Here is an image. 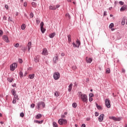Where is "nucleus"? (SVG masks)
I'll return each mask as SVG.
<instances>
[{
	"label": "nucleus",
	"instance_id": "obj_1",
	"mask_svg": "<svg viewBox=\"0 0 127 127\" xmlns=\"http://www.w3.org/2000/svg\"><path fill=\"white\" fill-rule=\"evenodd\" d=\"M78 94L83 103H88V96L86 94H82L81 92H78Z\"/></svg>",
	"mask_w": 127,
	"mask_h": 127
},
{
	"label": "nucleus",
	"instance_id": "obj_2",
	"mask_svg": "<svg viewBox=\"0 0 127 127\" xmlns=\"http://www.w3.org/2000/svg\"><path fill=\"white\" fill-rule=\"evenodd\" d=\"M59 125L63 126V125H67V120L66 119H60L58 121Z\"/></svg>",
	"mask_w": 127,
	"mask_h": 127
},
{
	"label": "nucleus",
	"instance_id": "obj_3",
	"mask_svg": "<svg viewBox=\"0 0 127 127\" xmlns=\"http://www.w3.org/2000/svg\"><path fill=\"white\" fill-rule=\"evenodd\" d=\"M43 107V108H45V103L43 102H38L37 104V108L38 110H40V107Z\"/></svg>",
	"mask_w": 127,
	"mask_h": 127
},
{
	"label": "nucleus",
	"instance_id": "obj_4",
	"mask_svg": "<svg viewBox=\"0 0 127 127\" xmlns=\"http://www.w3.org/2000/svg\"><path fill=\"white\" fill-rule=\"evenodd\" d=\"M17 67V64L13 63L12 64L10 65V71H14L15 70V68Z\"/></svg>",
	"mask_w": 127,
	"mask_h": 127
},
{
	"label": "nucleus",
	"instance_id": "obj_5",
	"mask_svg": "<svg viewBox=\"0 0 127 127\" xmlns=\"http://www.w3.org/2000/svg\"><path fill=\"white\" fill-rule=\"evenodd\" d=\"M40 26L42 33H44L45 31H46V29L43 27V26H44V23H43V22H41Z\"/></svg>",
	"mask_w": 127,
	"mask_h": 127
},
{
	"label": "nucleus",
	"instance_id": "obj_6",
	"mask_svg": "<svg viewBox=\"0 0 127 127\" xmlns=\"http://www.w3.org/2000/svg\"><path fill=\"white\" fill-rule=\"evenodd\" d=\"M60 78V73L58 72L54 73V79L55 80H58Z\"/></svg>",
	"mask_w": 127,
	"mask_h": 127
},
{
	"label": "nucleus",
	"instance_id": "obj_7",
	"mask_svg": "<svg viewBox=\"0 0 127 127\" xmlns=\"http://www.w3.org/2000/svg\"><path fill=\"white\" fill-rule=\"evenodd\" d=\"M105 105L107 107V108H111V101H110V99H106L105 100Z\"/></svg>",
	"mask_w": 127,
	"mask_h": 127
},
{
	"label": "nucleus",
	"instance_id": "obj_8",
	"mask_svg": "<svg viewBox=\"0 0 127 127\" xmlns=\"http://www.w3.org/2000/svg\"><path fill=\"white\" fill-rule=\"evenodd\" d=\"M53 63H54V64H57V63L59 61L58 54H57L56 56L53 58Z\"/></svg>",
	"mask_w": 127,
	"mask_h": 127
},
{
	"label": "nucleus",
	"instance_id": "obj_9",
	"mask_svg": "<svg viewBox=\"0 0 127 127\" xmlns=\"http://www.w3.org/2000/svg\"><path fill=\"white\" fill-rule=\"evenodd\" d=\"M104 117H105V115H104L103 114H101L99 118H98V121L99 122H100V123L103 122V120H104Z\"/></svg>",
	"mask_w": 127,
	"mask_h": 127
},
{
	"label": "nucleus",
	"instance_id": "obj_10",
	"mask_svg": "<svg viewBox=\"0 0 127 127\" xmlns=\"http://www.w3.org/2000/svg\"><path fill=\"white\" fill-rule=\"evenodd\" d=\"M42 54V55H48V51H47V49H43Z\"/></svg>",
	"mask_w": 127,
	"mask_h": 127
},
{
	"label": "nucleus",
	"instance_id": "obj_11",
	"mask_svg": "<svg viewBox=\"0 0 127 127\" xmlns=\"http://www.w3.org/2000/svg\"><path fill=\"white\" fill-rule=\"evenodd\" d=\"M2 38L5 42H6L7 43H8V42H9V40H8V38L7 37V36L3 35L2 36Z\"/></svg>",
	"mask_w": 127,
	"mask_h": 127
},
{
	"label": "nucleus",
	"instance_id": "obj_12",
	"mask_svg": "<svg viewBox=\"0 0 127 127\" xmlns=\"http://www.w3.org/2000/svg\"><path fill=\"white\" fill-rule=\"evenodd\" d=\"M86 61L87 63H91L92 61H93V59H92L91 58H88V57H86Z\"/></svg>",
	"mask_w": 127,
	"mask_h": 127
},
{
	"label": "nucleus",
	"instance_id": "obj_13",
	"mask_svg": "<svg viewBox=\"0 0 127 127\" xmlns=\"http://www.w3.org/2000/svg\"><path fill=\"white\" fill-rule=\"evenodd\" d=\"M127 9V6L126 5H124L120 9V11H125Z\"/></svg>",
	"mask_w": 127,
	"mask_h": 127
},
{
	"label": "nucleus",
	"instance_id": "obj_14",
	"mask_svg": "<svg viewBox=\"0 0 127 127\" xmlns=\"http://www.w3.org/2000/svg\"><path fill=\"white\" fill-rule=\"evenodd\" d=\"M76 45L77 46V48H79L80 47V45H81V42H80V40L79 39H77L76 41Z\"/></svg>",
	"mask_w": 127,
	"mask_h": 127
},
{
	"label": "nucleus",
	"instance_id": "obj_15",
	"mask_svg": "<svg viewBox=\"0 0 127 127\" xmlns=\"http://www.w3.org/2000/svg\"><path fill=\"white\" fill-rule=\"evenodd\" d=\"M34 123H36V124H39V125H41L43 123V120H41L39 121L38 120H34Z\"/></svg>",
	"mask_w": 127,
	"mask_h": 127
},
{
	"label": "nucleus",
	"instance_id": "obj_16",
	"mask_svg": "<svg viewBox=\"0 0 127 127\" xmlns=\"http://www.w3.org/2000/svg\"><path fill=\"white\" fill-rule=\"evenodd\" d=\"M72 87H73V84L70 83V85L68 86V92H71V91H72Z\"/></svg>",
	"mask_w": 127,
	"mask_h": 127
},
{
	"label": "nucleus",
	"instance_id": "obj_17",
	"mask_svg": "<svg viewBox=\"0 0 127 127\" xmlns=\"http://www.w3.org/2000/svg\"><path fill=\"white\" fill-rule=\"evenodd\" d=\"M34 61L36 63L39 62V58L38 57H35L34 59Z\"/></svg>",
	"mask_w": 127,
	"mask_h": 127
},
{
	"label": "nucleus",
	"instance_id": "obj_18",
	"mask_svg": "<svg viewBox=\"0 0 127 127\" xmlns=\"http://www.w3.org/2000/svg\"><path fill=\"white\" fill-rule=\"evenodd\" d=\"M27 47L28 49V51L30 50V48H31V42H29L28 44H27Z\"/></svg>",
	"mask_w": 127,
	"mask_h": 127
},
{
	"label": "nucleus",
	"instance_id": "obj_19",
	"mask_svg": "<svg viewBox=\"0 0 127 127\" xmlns=\"http://www.w3.org/2000/svg\"><path fill=\"white\" fill-rule=\"evenodd\" d=\"M56 34V33H55V32L50 34L49 35L50 38H53V37H54V36H55Z\"/></svg>",
	"mask_w": 127,
	"mask_h": 127
},
{
	"label": "nucleus",
	"instance_id": "obj_20",
	"mask_svg": "<svg viewBox=\"0 0 127 127\" xmlns=\"http://www.w3.org/2000/svg\"><path fill=\"white\" fill-rule=\"evenodd\" d=\"M68 43H71L72 42V39L71 38V35H68L67 36Z\"/></svg>",
	"mask_w": 127,
	"mask_h": 127
},
{
	"label": "nucleus",
	"instance_id": "obj_21",
	"mask_svg": "<svg viewBox=\"0 0 127 127\" xmlns=\"http://www.w3.org/2000/svg\"><path fill=\"white\" fill-rule=\"evenodd\" d=\"M50 9H51L52 10H56V7L55 6H49Z\"/></svg>",
	"mask_w": 127,
	"mask_h": 127
},
{
	"label": "nucleus",
	"instance_id": "obj_22",
	"mask_svg": "<svg viewBox=\"0 0 127 127\" xmlns=\"http://www.w3.org/2000/svg\"><path fill=\"white\" fill-rule=\"evenodd\" d=\"M35 76V74H29L28 78H29V79H33Z\"/></svg>",
	"mask_w": 127,
	"mask_h": 127
},
{
	"label": "nucleus",
	"instance_id": "obj_23",
	"mask_svg": "<svg viewBox=\"0 0 127 127\" xmlns=\"http://www.w3.org/2000/svg\"><path fill=\"white\" fill-rule=\"evenodd\" d=\"M42 117V115L40 114H38L36 116V119H39Z\"/></svg>",
	"mask_w": 127,
	"mask_h": 127
},
{
	"label": "nucleus",
	"instance_id": "obj_24",
	"mask_svg": "<svg viewBox=\"0 0 127 127\" xmlns=\"http://www.w3.org/2000/svg\"><path fill=\"white\" fill-rule=\"evenodd\" d=\"M109 119H110V120H113V121H116V117L115 116H110L109 117Z\"/></svg>",
	"mask_w": 127,
	"mask_h": 127
},
{
	"label": "nucleus",
	"instance_id": "obj_25",
	"mask_svg": "<svg viewBox=\"0 0 127 127\" xmlns=\"http://www.w3.org/2000/svg\"><path fill=\"white\" fill-rule=\"evenodd\" d=\"M96 108L98 109V110H102V107L98 105V103L96 104Z\"/></svg>",
	"mask_w": 127,
	"mask_h": 127
},
{
	"label": "nucleus",
	"instance_id": "obj_26",
	"mask_svg": "<svg viewBox=\"0 0 127 127\" xmlns=\"http://www.w3.org/2000/svg\"><path fill=\"white\" fill-rule=\"evenodd\" d=\"M32 5L33 7H36V6H37V4L35 2H32Z\"/></svg>",
	"mask_w": 127,
	"mask_h": 127
},
{
	"label": "nucleus",
	"instance_id": "obj_27",
	"mask_svg": "<svg viewBox=\"0 0 127 127\" xmlns=\"http://www.w3.org/2000/svg\"><path fill=\"white\" fill-rule=\"evenodd\" d=\"M11 92L13 96H14V95H16V92L15 91V90L12 89Z\"/></svg>",
	"mask_w": 127,
	"mask_h": 127
},
{
	"label": "nucleus",
	"instance_id": "obj_28",
	"mask_svg": "<svg viewBox=\"0 0 127 127\" xmlns=\"http://www.w3.org/2000/svg\"><path fill=\"white\" fill-rule=\"evenodd\" d=\"M106 73L107 74H110L111 73V69L110 68H108L106 70Z\"/></svg>",
	"mask_w": 127,
	"mask_h": 127
},
{
	"label": "nucleus",
	"instance_id": "obj_29",
	"mask_svg": "<svg viewBox=\"0 0 127 127\" xmlns=\"http://www.w3.org/2000/svg\"><path fill=\"white\" fill-rule=\"evenodd\" d=\"M121 23L122 25H125V24H126V20L125 18L122 19Z\"/></svg>",
	"mask_w": 127,
	"mask_h": 127
},
{
	"label": "nucleus",
	"instance_id": "obj_30",
	"mask_svg": "<svg viewBox=\"0 0 127 127\" xmlns=\"http://www.w3.org/2000/svg\"><path fill=\"white\" fill-rule=\"evenodd\" d=\"M53 127H58V125L56 122H54L53 123Z\"/></svg>",
	"mask_w": 127,
	"mask_h": 127
},
{
	"label": "nucleus",
	"instance_id": "obj_31",
	"mask_svg": "<svg viewBox=\"0 0 127 127\" xmlns=\"http://www.w3.org/2000/svg\"><path fill=\"white\" fill-rule=\"evenodd\" d=\"M21 29L22 30H24V29H25V24H23L21 26Z\"/></svg>",
	"mask_w": 127,
	"mask_h": 127
},
{
	"label": "nucleus",
	"instance_id": "obj_32",
	"mask_svg": "<svg viewBox=\"0 0 127 127\" xmlns=\"http://www.w3.org/2000/svg\"><path fill=\"white\" fill-rule=\"evenodd\" d=\"M19 75L20 78H22V77H23V72L21 71H19Z\"/></svg>",
	"mask_w": 127,
	"mask_h": 127
},
{
	"label": "nucleus",
	"instance_id": "obj_33",
	"mask_svg": "<svg viewBox=\"0 0 127 127\" xmlns=\"http://www.w3.org/2000/svg\"><path fill=\"white\" fill-rule=\"evenodd\" d=\"M120 121H122V118L121 117L119 118H117L116 117V122H120Z\"/></svg>",
	"mask_w": 127,
	"mask_h": 127
},
{
	"label": "nucleus",
	"instance_id": "obj_34",
	"mask_svg": "<svg viewBox=\"0 0 127 127\" xmlns=\"http://www.w3.org/2000/svg\"><path fill=\"white\" fill-rule=\"evenodd\" d=\"M7 81H8V82H9V83H11V82H12V81H13V79H12L11 78H8Z\"/></svg>",
	"mask_w": 127,
	"mask_h": 127
},
{
	"label": "nucleus",
	"instance_id": "obj_35",
	"mask_svg": "<svg viewBox=\"0 0 127 127\" xmlns=\"http://www.w3.org/2000/svg\"><path fill=\"white\" fill-rule=\"evenodd\" d=\"M14 98L15 100H19V98H18V95L15 94V95H14Z\"/></svg>",
	"mask_w": 127,
	"mask_h": 127
},
{
	"label": "nucleus",
	"instance_id": "obj_36",
	"mask_svg": "<svg viewBox=\"0 0 127 127\" xmlns=\"http://www.w3.org/2000/svg\"><path fill=\"white\" fill-rule=\"evenodd\" d=\"M114 26V23H111L109 25V28H113Z\"/></svg>",
	"mask_w": 127,
	"mask_h": 127
},
{
	"label": "nucleus",
	"instance_id": "obj_37",
	"mask_svg": "<svg viewBox=\"0 0 127 127\" xmlns=\"http://www.w3.org/2000/svg\"><path fill=\"white\" fill-rule=\"evenodd\" d=\"M72 107H73V108H77V103H73L72 104Z\"/></svg>",
	"mask_w": 127,
	"mask_h": 127
},
{
	"label": "nucleus",
	"instance_id": "obj_38",
	"mask_svg": "<svg viewBox=\"0 0 127 127\" xmlns=\"http://www.w3.org/2000/svg\"><path fill=\"white\" fill-rule=\"evenodd\" d=\"M72 45L73 47H76L77 48H78V46H77L75 42L72 43Z\"/></svg>",
	"mask_w": 127,
	"mask_h": 127
},
{
	"label": "nucleus",
	"instance_id": "obj_39",
	"mask_svg": "<svg viewBox=\"0 0 127 127\" xmlns=\"http://www.w3.org/2000/svg\"><path fill=\"white\" fill-rule=\"evenodd\" d=\"M89 98H93V97H94V94L90 93H89Z\"/></svg>",
	"mask_w": 127,
	"mask_h": 127
},
{
	"label": "nucleus",
	"instance_id": "obj_40",
	"mask_svg": "<svg viewBox=\"0 0 127 127\" xmlns=\"http://www.w3.org/2000/svg\"><path fill=\"white\" fill-rule=\"evenodd\" d=\"M55 97H59V94H58V92L56 91L55 93Z\"/></svg>",
	"mask_w": 127,
	"mask_h": 127
},
{
	"label": "nucleus",
	"instance_id": "obj_41",
	"mask_svg": "<svg viewBox=\"0 0 127 127\" xmlns=\"http://www.w3.org/2000/svg\"><path fill=\"white\" fill-rule=\"evenodd\" d=\"M21 50L23 51V52H25V47L22 46L21 48Z\"/></svg>",
	"mask_w": 127,
	"mask_h": 127
},
{
	"label": "nucleus",
	"instance_id": "obj_42",
	"mask_svg": "<svg viewBox=\"0 0 127 127\" xmlns=\"http://www.w3.org/2000/svg\"><path fill=\"white\" fill-rule=\"evenodd\" d=\"M18 62H19V63H20V64H22V63L23 62V61H22V59H19L18 60Z\"/></svg>",
	"mask_w": 127,
	"mask_h": 127
},
{
	"label": "nucleus",
	"instance_id": "obj_43",
	"mask_svg": "<svg viewBox=\"0 0 127 127\" xmlns=\"http://www.w3.org/2000/svg\"><path fill=\"white\" fill-rule=\"evenodd\" d=\"M20 117H21V118H23V117H24V113L23 112L21 113L20 114Z\"/></svg>",
	"mask_w": 127,
	"mask_h": 127
},
{
	"label": "nucleus",
	"instance_id": "obj_44",
	"mask_svg": "<svg viewBox=\"0 0 127 127\" xmlns=\"http://www.w3.org/2000/svg\"><path fill=\"white\" fill-rule=\"evenodd\" d=\"M35 107V104H32L30 106V107L32 108V109H33L34 107Z\"/></svg>",
	"mask_w": 127,
	"mask_h": 127
},
{
	"label": "nucleus",
	"instance_id": "obj_45",
	"mask_svg": "<svg viewBox=\"0 0 127 127\" xmlns=\"http://www.w3.org/2000/svg\"><path fill=\"white\" fill-rule=\"evenodd\" d=\"M3 34V31L2 30H0V36H2V35Z\"/></svg>",
	"mask_w": 127,
	"mask_h": 127
},
{
	"label": "nucleus",
	"instance_id": "obj_46",
	"mask_svg": "<svg viewBox=\"0 0 127 127\" xmlns=\"http://www.w3.org/2000/svg\"><path fill=\"white\" fill-rule=\"evenodd\" d=\"M65 16L66 17H67L68 18H69V19H70V15L69 14V13H66L65 14Z\"/></svg>",
	"mask_w": 127,
	"mask_h": 127
},
{
	"label": "nucleus",
	"instance_id": "obj_47",
	"mask_svg": "<svg viewBox=\"0 0 127 127\" xmlns=\"http://www.w3.org/2000/svg\"><path fill=\"white\" fill-rule=\"evenodd\" d=\"M14 47H16V48H17V47H19V44L16 43V44L14 45Z\"/></svg>",
	"mask_w": 127,
	"mask_h": 127
},
{
	"label": "nucleus",
	"instance_id": "obj_48",
	"mask_svg": "<svg viewBox=\"0 0 127 127\" xmlns=\"http://www.w3.org/2000/svg\"><path fill=\"white\" fill-rule=\"evenodd\" d=\"M30 16L31 18H32L33 17V13L30 12Z\"/></svg>",
	"mask_w": 127,
	"mask_h": 127
},
{
	"label": "nucleus",
	"instance_id": "obj_49",
	"mask_svg": "<svg viewBox=\"0 0 127 127\" xmlns=\"http://www.w3.org/2000/svg\"><path fill=\"white\" fill-rule=\"evenodd\" d=\"M124 2H123L122 1H119V4H120V5H124Z\"/></svg>",
	"mask_w": 127,
	"mask_h": 127
},
{
	"label": "nucleus",
	"instance_id": "obj_50",
	"mask_svg": "<svg viewBox=\"0 0 127 127\" xmlns=\"http://www.w3.org/2000/svg\"><path fill=\"white\" fill-rule=\"evenodd\" d=\"M95 117H98V116H99V113L97 112H95Z\"/></svg>",
	"mask_w": 127,
	"mask_h": 127
},
{
	"label": "nucleus",
	"instance_id": "obj_51",
	"mask_svg": "<svg viewBox=\"0 0 127 127\" xmlns=\"http://www.w3.org/2000/svg\"><path fill=\"white\" fill-rule=\"evenodd\" d=\"M12 103H13V104H15V103H16V99H15L14 98V99H13Z\"/></svg>",
	"mask_w": 127,
	"mask_h": 127
},
{
	"label": "nucleus",
	"instance_id": "obj_52",
	"mask_svg": "<svg viewBox=\"0 0 127 127\" xmlns=\"http://www.w3.org/2000/svg\"><path fill=\"white\" fill-rule=\"evenodd\" d=\"M93 100H94L93 98L89 97V102H92Z\"/></svg>",
	"mask_w": 127,
	"mask_h": 127
},
{
	"label": "nucleus",
	"instance_id": "obj_53",
	"mask_svg": "<svg viewBox=\"0 0 127 127\" xmlns=\"http://www.w3.org/2000/svg\"><path fill=\"white\" fill-rule=\"evenodd\" d=\"M59 7H60V5H59V4H57V5H56V9H57V8H59Z\"/></svg>",
	"mask_w": 127,
	"mask_h": 127
},
{
	"label": "nucleus",
	"instance_id": "obj_54",
	"mask_svg": "<svg viewBox=\"0 0 127 127\" xmlns=\"http://www.w3.org/2000/svg\"><path fill=\"white\" fill-rule=\"evenodd\" d=\"M5 8H6V9H8V5L7 4H5Z\"/></svg>",
	"mask_w": 127,
	"mask_h": 127
},
{
	"label": "nucleus",
	"instance_id": "obj_55",
	"mask_svg": "<svg viewBox=\"0 0 127 127\" xmlns=\"http://www.w3.org/2000/svg\"><path fill=\"white\" fill-rule=\"evenodd\" d=\"M122 72V73H126V69H125L124 68H123Z\"/></svg>",
	"mask_w": 127,
	"mask_h": 127
},
{
	"label": "nucleus",
	"instance_id": "obj_56",
	"mask_svg": "<svg viewBox=\"0 0 127 127\" xmlns=\"http://www.w3.org/2000/svg\"><path fill=\"white\" fill-rule=\"evenodd\" d=\"M103 15H104V16H106V15H107V11H104V14H103Z\"/></svg>",
	"mask_w": 127,
	"mask_h": 127
},
{
	"label": "nucleus",
	"instance_id": "obj_57",
	"mask_svg": "<svg viewBox=\"0 0 127 127\" xmlns=\"http://www.w3.org/2000/svg\"><path fill=\"white\" fill-rule=\"evenodd\" d=\"M8 20H9V21H11V22L12 21V20L11 19V18L10 17H8Z\"/></svg>",
	"mask_w": 127,
	"mask_h": 127
},
{
	"label": "nucleus",
	"instance_id": "obj_58",
	"mask_svg": "<svg viewBox=\"0 0 127 127\" xmlns=\"http://www.w3.org/2000/svg\"><path fill=\"white\" fill-rule=\"evenodd\" d=\"M61 118H62L63 119H65V118H66V117L65 116V115H62Z\"/></svg>",
	"mask_w": 127,
	"mask_h": 127
},
{
	"label": "nucleus",
	"instance_id": "obj_59",
	"mask_svg": "<svg viewBox=\"0 0 127 127\" xmlns=\"http://www.w3.org/2000/svg\"><path fill=\"white\" fill-rule=\"evenodd\" d=\"M81 127H86V125H85V124H83L81 125Z\"/></svg>",
	"mask_w": 127,
	"mask_h": 127
},
{
	"label": "nucleus",
	"instance_id": "obj_60",
	"mask_svg": "<svg viewBox=\"0 0 127 127\" xmlns=\"http://www.w3.org/2000/svg\"><path fill=\"white\" fill-rule=\"evenodd\" d=\"M12 87H16V84L14 83L12 85Z\"/></svg>",
	"mask_w": 127,
	"mask_h": 127
},
{
	"label": "nucleus",
	"instance_id": "obj_61",
	"mask_svg": "<svg viewBox=\"0 0 127 127\" xmlns=\"http://www.w3.org/2000/svg\"><path fill=\"white\" fill-rule=\"evenodd\" d=\"M61 55H62V56H65V54L62 53L61 54Z\"/></svg>",
	"mask_w": 127,
	"mask_h": 127
},
{
	"label": "nucleus",
	"instance_id": "obj_62",
	"mask_svg": "<svg viewBox=\"0 0 127 127\" xmlns=\"http://www.w3.org/2000/svg\"><path fill=\"white\" fill-rule=\"evenodd\" d=\"M3 19L4 20H6V17H5V16H3Z\"/></svg>",
	"mask_w": 127,
	"mask_h": 127
},
{
	"label": "nucleus",
	"instance_id": "obj_63",
	"mask_svg": "<svg viewBox=\"0 0 127 127\" xmlns=\"http://www.w3.org/2000/svg\"><path fill=\"white\" fill-rule=\"evenodd\" d=\"M112 95H113V96L114 97H117V95H115L114 93L112 94Z\"/></svg>",
	"mask_w": 127,
	"mask_h": 127
},
{
	"label": "nucleus",
	"instance_id": "obj_64",
	"mask_svg": "<svg viewBox=\"0 0 127 127\" xmlns=\"http://www.w3.org/2000/svg\"><path fill=\"white\" fill-rule=\"evenodd\" d=\"M91 120V119L87 118H86V121H90Z\"/></svg>",
	"mask_w": 127,
	"mask_h": 127
}]
</instances>
